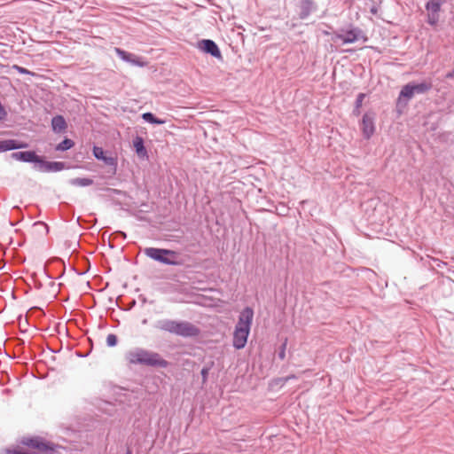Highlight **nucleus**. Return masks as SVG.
Wrapping results in <instances>:
<instances>
[{"mask_svg": "<svg viewBox=\"0 0 454 454\" xmlns=\"http://www.w3.org/2000/svg\"><path fill=\"white\" fill-rule=\"evenodd\" d=\"M125 359L130 364H141L162 369L167 368L169 364L159 353L143 348H135L129 350L125 354Z\"/></svg>", "mask_w": 454, "mask_h": 454, "instance_id": "f257e3e1", "label": "nucleus"}, {"mask_svg": "<svg viewBox=\"0 0 454 454\" xmlns=\"http://www.w3.org/2000/svg\"><path fill=\"white\" fill-rule=\"evenodd\" d=\"M253 318L254 310L250 307H246L239 313L238 322L235 325L232 340V345L236 349H241L245 348L250 333Z\"/></svg>", "mask_w": 454, "mask_h": 454, "instance_id": "f03ea898", "label": "nucleus"}, {"mask_svg": "<svg viewBox=\"0 0 454 454\" xmlns=\"http://www.w3.org/2000/svg\"><path fill=\"white\" fill-rule=\"evenodd\" d=\"M159 328L183 338H195L200 334V328L188 321L164 319L159 322Z\"/></svg>", "mask_w": 454, "mask_h": 454, "instance_id": "7ed1b4c3", "label": "nucleus"}, {"mask_svg": "<svg viewBox=\"0 0 454 454\" xmlns=\"http://www.w3.org/2000/svg\"><path fill=\"white\" fill-rule=\"evenodd\" d=\"M333 40H340L343 44L354 43L359 40L368 41L367 35L358 27L349 25L348 28H340L333 33Z\"/></svg>", "mask_w": 454, "mask_h": 454, "instance_id": "20e7f679", "label": "nucleus"}, {"mask_svg": "<svg viewBox=\"0 0 454 454\" xmlns=\"http://www.w3.org/2000/svg\"><path fill=\"white\" fill-rule=\"evenodd\" d=\"M145 254L147 257L165 265L176 266L180 264L174 259L176 257V252L173 250L157 247H147L145 249Z\"/></svg>", "mask_w": 454, "mask_h": 454, "instance_id": "39448f33", "label": "nucleus"}, {"mask_svg": "<svg viewBox=\"0 0 454 454\" xmlns=\"http://www.w3.org/2000/svg\"><path fill=\"white\" fill-rule=\"evenodd\" d=\"M22 445L34 449L35 452L41 454H52L56 451L57 445L46 441L41 436L23 437L20 441Z\"/></svg>", "mask_w": 454, "mask_h": 454, "instance_id": "423d86ee", "label": "nucleus"}, {"mask_svg": "<svg viewBox=\"0 0 454 454\" xmlns=\"http://www.w3.org/2000/svg\"><path fill=\"white\" fill-rule=\"evenodd\" d=\"M432 82L427 81H423L419 83L409 82L402 88L399 93L398 100L401 101L402 98H404L407 102L416 94L427 93L432 89Z\"/></svg>", "mask_w": 454, "mask_h": 454, "instance_id": "0eeeda50", "label": "nucleus"}, {"mask_svg": "<svg viewBox=\"0 0 454 454\" xmlns=\"http://www.w3.org/2000/svg\"><path fill=\"white\" fill-rule=\"evenodd\" d=\"M375 117L376 114L373 111L366 112L362 117L360 128L363 137L366 140H369L375 133Z\"/></svg>", "mask_w": 454, "mask_h": 454, "instance_id": "6e6552de", "label": "nucleus"}, {"mask_svg": "<svg viewBox=\"0 0 454 454\" xmlns=\"http://www.w3.org/2000/svg\"><path fill=\"white\" fill-rule=\"evenodd\" d=\"M11 157L21 162L33 163L34 168L37 170L42 156L36 154L35 151H20L11 154Z\"/></svg>", "mask_w": 454, "mask_h": 454, "instance_id": "1a4fd4ad", "label": "nucleus"}, {"mask_svg": "<svg viewBox=\"0 0 454 454\" xmlns=\"http://www.w3.org/2000/svg\"><path fill=\"white\" fill-rule=\"evenodd\" d=\"M198 49L202 52L208 54L217 59H222L223 56L217 43L211 39H202L198 42Z\"/></svg>", "mask_w": 454, "mask_h": 454, "instance_id": "9d476101", "label": "nucleus"}, {"mask_svg": "<svg viewBox=\"0 0 454 454\" xmlns=\"http://www.w3.org/2000/svg\"><path fill=\"white\" fill-rule=\"evenodd\" d=\"M68 168L64 161H48L43 157L41 158L37 171L44 173H55Z\"/></svg>", "mask_w": 454, "mask_h": 454, "instance_id": "9b49d317", "label": "nucleus"}, {"mask_svg": "<svg viewBox=\"0 0 454 454\" xmlns=\"http://www.w3.org/2000/svg\"><path fill=\"white\" fill-rule=\"evenodd\" d=\"M114 51L116 55L124 62L130 63L133 66L137 67H144V63L140 60L139 58L136 57L134 54L118 47L114 48Z\"/></svg>", "mask_w": 454, "mask_h": 454, "instance_id": "f8f14e48", "label": "nucleus"}, {"mask_svg": "<svg viewBox=\"0 0 454 454\" xmlns=\"http://www.w3.org/2000/svg\"><path fill=\"white\" fill-rule=\"evenodd\" d=\"M316 9L314 1L301 0L299 4V18L301 20H306Z\"/></svg>", "mask_w": 454, "mask_h": 454, "instance_id": "ddd939ff", "label": "nucleus"}, {"mask_svg": "<svg viewBox=\"0 0 454 454\" xmlns=\"http://www.w3.org/2000/svg\"><path fill=\"white\" fill-rule=\"evenodd\" d=\"M27 144L16 139H5L0 141V153L26 148Z\"/></svg>", "mask_w": 454, "mask_h": 454, "instance_id": "4468645a", "label": "nucleus"}, {"mask_svg": "<svg viewBox=\"0 0 454 454\" xmlns=\"http://www.w3.org/2000/svg\"><path fill=\"white\" fill-rule=\"evenodd\" d=\"M133 146L136 153L141 159L148 158V153L145 146V142L142 137L137 136L133 139Z\"/></svg>", "mask_w": 454, "mask_h": 454, "instance_id": "2eb2a0df", "label": "nucleus"}, {"mask_svg": "<svg viewBox=\"0 0 454 454\" xmlns=\"http://www.w3.org/2000/svg\"><path fill=\"white\" fill-rule=\"evenodd\" d=\"M67 121L65 118L58 114L51 119V129L55 133H61L67 129Z\"/></svg>", "mask_w": 454, "mask_h": 454, "instance_id": "dca6fc26", "label": "nucleus"}, {"mask_svg": "<svg viewBox=\"0 0 454 454\" xmlns=\"http://www.w3.org/2000/svg\"><path fill=\"white\" fill-rule=\"evenodd\" d=\"M425 8L429 12H432V16L434 17V21L430 20V24H436L438 21V12L441 11V4H439L435 0H428L426 3Z\"/></svg>", "mask_w": 454, "mask_h": 454, "instance_id": "f3484780", "label": "nucleus"}, {"mask_svg": "<svg viewBox=\"0 0 454 454\" xmlns=\"http://www.w3.org/2000/svg\"><path fill=\"white\" fill-rule=\"evenodd\" d=\"M101 160L106 165L110 167V168L108 170V173H109L110 176H114L116 174V172H117V164H118L117 158L114 157V156H107V155H106Z\"/></svg>", "mask_w": 454, "mask_h": 454, "instance_id": "a211bd4d", "label": "nucleus"}, {"mask_svg": "<svg viewBox=\"0 0 454 454\" xmlns=\"http://www.w3.org/2000/svg\"><path fill=\"white\" fill-rule=\"evenodd\" d=\"M69 184L76 187H87L93 184V179L89 177H76L68 181Z\"/></svg>", "mask_w": 454, "mask_h": 454, "instance_id": "6ab92c4d", "label": "nucleus"}, {"mask_svg": "<svg viewBox=\"0 0 454 454\" xmlns=\"http://www.w3.org/2000/svg\"><path fill=\"white\" fill-rule=\"evenodd\" d=\"M142 119L150 124L162 125L166 122L165 120L156 117L153 113L146 112L142 114Z\"/></svg>", "mask_w": 454, "mask_h": 454, "instance_id": "aec40b11", "label": "nucleus"}, {"mask_svg": "<svg viewBox=\"0 0 454 454\" xmlns=\"http://www.w3.org/2000/svg\"><path fill=\"white\" fill-rule=\"evenodd\" d=\"M74 145V142L70 138H64L59 144L57 145L56 150L65 152L71 149Z\"/></svg>", "mask_w": 454, "mask_h": 454, "instance_id": "412c9836", "label": "nucleus"}, {"mask_svg": "<svg viewBox=\"0 0 454 454\" xmlns=\"http://www.w3.org/2000/svg\"><path fill=\"white\" fill-rule=\"evenodd\" d=\"M214 365V362H210L209 364L203 366V368L200 371V375L202 378V384H206L207 381L208 374L210 370L212 369Z\"/></svg>", "mask_w": 454, "mask_h": 454, "instance_id": "4be33fe9", "label": "nucleus"}, {"mask_svg": "<svg viewBox=\"0 0 454 454\" xmlns=\"http://www.w3.org/2000/svg\"><path fill=\"white\" fill-rule=\"evenodd\" d=\"M93 156L97 159L101 160L106 156V152L102 147L94 145L92 149Z\"/></svg>", "mask_w": 454, "mask_h": 454, "instance_id": "5701e85b", "label": "nucleus"}, {"mask_svg": "<svg viewBox=\"0 0 454 454\" xmlns=\"http://www.w3.org/2000/svg\"><path fill=\"white\" fill-rule=\"evenodd\" d=\"M12 68L16 70L19 74H28V75H32V76L35 75L34 72H32L25 67H22L20 66H18V65H13L12 67Z\"/></svg>", "mask_w": 454, "mask_h": 454, "instance_id": "b1692460", "label": "nucleus"}, {"mask_svg": "<svg viewBox=\"0 0 454 454\" xmlns=\"http://www.w3.org/2000/svg\"><path fill=\"white\" fill-rule=\"evenodd\" d=\"M6 454H41L40 452H35L32 450H21L19 449H8L6 450Z\"/></svg>", "mask_w": 454, "mask_h": 454, "instance_id": "393cba45", "label": "nucleus"}, {"mask_svg": "<svg viewBox=\"0 0 454 454\" xmlns=\"http://www.w3.org/2000/svg\"><path fill=\"white\" fill-rule=\"evenodd\" d=\"M118 339L117 336L114 333H109L106 337V344L108 347H114L117 345Z\"/></svg>", "mask_w": 454, "mask_h": 454, "instance_id": "a878e982", "label": "nucleus"}, {"mask_svg": "<svg viewBox=\"0 0 454 454\" xmlns=\"http://www.w3.org/2000/svg\"><path fill=\"white\" fill-rule=\"evenodd\" d=\"M286 345L287 340L286 339L285 341L281 344L279 350L278 352V356L280 360H284L286 358Z\"/></svg>", "mask_w": 454, "mask_h": 454, "instance_id": "bb28decb", "label": "nucleus"}, {"mask_svg": "<svg viewBox=\"0 0 454 454\" xmlns=\"http://www.w3.org/2000/svg\"><path fill=\"white\" fill-rule=\"evenodd\" d=\"M364 98H365V94L364 93H359L356 96V101H355V106H356V108H361Z\"/></svg>", "mask_w": 454, "mask_h": 454, "instance_id": "cd10ccee", "label": "nucleus"}, {"mask_svg": "<svg viewBox=\"0 0 454 454\" xmlns=\"http://www.w3.org/2000/svg\"><path fill=\"white\" fill-rule=\"evenodd\" d=\"M433 261L435 262L437 267H442V266L447 264L445 262L441 261V260L436 259V258H434Z\"/></svg>", "mask_w": 454, "mask_h": 454, "instance_id": "c85d7f7f", "label": "nucleus"}, {"mask_svg": "<svg viewBox=\"0 0 454 454\" xmlns=\"http://www.w3.org/2000/svg\"><path fill=\"white\" fill-rule=\"evenodd\" d=\"M445 78L446 79H453L454 78V68L445 74Z\"/></svg>", "mask_w": 454, "mask_h": 454, "instance_id": "c756f323", "label": "nucleus"}, {"mask_svg": "<svg viewBox=\"0 0 454 454\" xmlns=\"http://www.w3.org/2000/svg\"><path fill=\"white\" fill-rule=\"evenodd\" d=\"M352 114L355 116H358L360 114V108H356V106H355V108H354Z\"/></svg>", "mask_w": 454, "mask_h": 454, "instance_id": "7c9ffc66", "label": "nucleus"}, {"mask_svg": "<svg viewBox=\"0 0 454 454\" xmlns=\"http://www.w3.org/2000/svg\"><path fill=\"white\" fill-rule=\"evenodd\" d=\"M430 20L434 21V17L432 16V12H429L428 14V23L430 24Z\"/></svg>", "mask_w": 454, "mask_h": 454, "instance_id": "2f4dec72", "label": "nucleus"}, {"mask_svg": "<svg viewBox=\"0 0 454 454\" xmlns=\"http://www.w3.org/2000/svg\"><path fill=\"white\" fill-rule=\"evenodd\" d=\"M439 4H443L447 2V0H435Z\"/></svg>", "mask_w": 454, "mask_h": 454, "instance_id": "473e14b6", "label": "nucleus"}, {"mask_svg": "<svg viewBox=\"0 0 454 454\" xmlns=\"http://www.w3.org/2000/svg\"><path fill=\"white\" fill-rule=\"evenodd\" d=\"M296 377L294 375H290L285 379V381H287L290 379H295Z\"/></svg>", "mask_w": 454, "mask_h": 454, "instance_id": "72a5a7b5", "label": "nucleus"}, {"mask_svg": "<svg viewBox=\"0 0 454 454\" xmlns=\"http://www.w3.org/2000/svg\"><path fill=\"white\" fill-rule=\"evenodd\" d=\"M35 224H42V225H43L46 229H48L47 224H45L44 223L37 222V223H35Z\"/></svg>", "mask_w": 454, "mask_h": 454, "instance_id": "f704fd0d", "label": "nucleus"}, {"mask_svg": "<svg viewBox=\"0 0 454 454\" xmlns=\"http://www.w3.org/2000/svg\"><path fill=\"white\" fill-rule=\"evenodd\" d=\"M114 193L120 194L121 192L120 190L113 189Z\"/></svg>", "mask_w": 454, "mask_h": 454, "instance_id": "c9c22d12", "label": "nucleus"}, {"mask_svg": "<svg viewBox=\"0 0 454 454\" xmlns=\"http://www.w3.org/2000/svg\"><path fill=\"white\" fill-rule=\"evenodd\" d=\"M119 233L123 237V238H126V233L123 232V231H119Z\"/></svg>", "mask_w": 454, "mask_h": 454, "instance_id": "e433bc0d", "label": "nucleus"}, {"mask_svg": "<svg viewBox=\"0 0 454 454\" xmlns=\"http://www.w3.org/2000/svg\"><path fill=\"white\" fill-rule=\"evenodd\" d=\"M125 454H132V450L128 449L127 451L125 452Z\"/></svg>", "mask_w": 454, "mask_h": 454, "instance_id": "4c0bfd02", "label": "nucleus"}, {"mask_svg": "<svg viewBox=\"0 0 454 454\" xmlns=\"http://www.w3.org/2000/svg\"><path fill=\"white\" fill-rule=\"evenodd\" d=\"M346 52H353V50H346Z\"/></svg>", "mask_w": 454, "mask_h": 454, "instance_id": "58836bf2", "label": "nucleus"}]
</instances>
